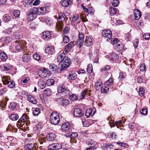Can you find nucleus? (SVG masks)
Returning <instances> with one entry per match:
<instances>
[{
	"label": "nucleus",
	"mask_w": 150,
	"mask_h": 150,
	"mask_svg": "<svg viewBox=\"0 0 150 150\" xmlns=\"http://www.w3.org/2000/svg\"><path fill=\"white\" fill-rule=\"evenodd\" d=\"M79 15L76 14L74 15L72 18V21L75 22L76 21V24L79 23L81 21V18H79Z\"/></svg>",
	"instance_id": "obj_22"
},
{
	"label": "nucleus",
	"mask_w": 150,
	"mask_h": 150,
	"mask_svg": "<svg viewBox=\"0 0 150 150\" xmlns=\"http://www.w3.org/2000/svg\"><path fill=\"white\" fill-rule=\"evenodd\" d=\"M144 91L142 88H140L139 89V95L142 96L144 95Z\"/></svg>",
	"instance_id": "obj_55"
},
{
	"label": "nucleus",
	"mask_w": 150,
	"mask_h": 150,
	"mask_svg": "<svg viewBox=\"0 0 150 150\" xmlns=\"http://www.w3.org/2000/svg\"><path fill=\"white\" fill-rule=\"evenodd\" d=\"M65 88L63 86H59L57 88L58 92L59 93H63Z\"/></svg>",
	"instance_id": "obj_44"
},
{
	"label": "nucleus",
	"mask_w": 150,
	"mask_h": 150,
	"mask_svg": "<svg viewBox=\"0 0 150 150\" xmlns=\"http://www.w3.org/2000/svg\"><path fill=\"white\" fill-rule=\"evenodd\" d=\"M28 100L31 103L35 104L37 103V101L31 95H29L27 96Z\"/></svg>",
	"instance_id": "obj_26"
},
{
	"label": "nucleus",
	"mask_w": 150,
	"mask_h": 150,
	"mask_svg": "<svg viewBox=\"0 0 150 150\" xmlns=\"http://www.w3.org/2000/svg\"><path fill=\"white\" fill-rule=\"evenodd\" d=\"M56 137V136L53 133H50L47 134V139L50 141H54Z\"/></svg>",
	"instance_id": "obj_19"
},
{
	"label": "nucleus",
	"mask_w": 150,
	"mask_h": 150,
	"mask_svg": "<svg viewBox=\"0 0 150 150\" xmlns=\"http://www.w3.org/2000/svg\"><path fill=\"white\" fill-rule=\"evenodd\" d=\"M15 42L17 43V45L16 44V49L18 51H21L22 50L23 45L21 42H19V41L17 40Z\"/></svg>",
	"instance_id": "obj_20"
},
{
	"label": "nucleus",
	"mask_w": 150,
	"mask_h": 150,
	"mask_svg": "<svg viewBox=\"0 0 150 150\" xmlns=\"http://www.w3.org/2000/svg\"><path fill=\"white\" fill-rule=\"evenodd\" d=\"M106 57L110 61L116 62L117 59H118V56L117 54L113 52L110 54L109 55L106 56Z\"/></svg>",
	"instance_id": "obj_11"
},
{
	"label": "nucleus",
	"mask_w": 150,
	"mask_h": 150,
	"mask_svg": "<svg viewBox=\"0 0 150 150\" xmlns=\"http://www.w3.org/2000/svg\"><path fill=\"white\" fill-rule=\"evenodd\" d=\"M145 68L146 66L144 64H141L140 67V71H144L145 70Z\"/></svg>",
	"instance_id": "obj_63"
},
{
	"label": "nucleus",
	"mask_w": 150,
	"mask_h": 150,
	"mask_svg": "<svg viewBox=\"0 0 150 150\" xmlns=\"http://www.w3.org/2000/svg\"><path fill=\"white\" fill-rule=\"evenodd\" d=\"M78 44L79 48L82 46L84 40V36L83 34L79 32L78 35Z\"/></svg>",
	"instance_id": "obj_7"
},
{
	"label": "nucleus",
	"mask_w": 150,
	"mask_h": 150,
	"mask_svg": "<svg viewBox=\"0 0 150 150\" xmlns=\"http://www.w3.org/2000/svg\"><path fill=\"white\" fill-rule=\"evenodd\" d=\"M110 66L109 65H106L101 69L102 71H108L110 69Z\"/></svg>",
	"instance_id": "obj_60"
},
{
	"label": "nucleus",
	"mask_w": 150,
	"mask_h": 150,
	"mask_svg": "<svg viewBox=\"0 0 150 150\" xmlns=\"http://www.w3.org/2000/svg\"><path fill=\"white\" fill-rule=\"evenodd\" d=\"M87 72L89 74L91 73L93 71L92 65L91 64H89L87 66L86 69Z\"/></svg>",
	"instance_id": "obj_45"
},
{
	"label": "nucleus",
	"mask_w": 150,
	"mask_h": 150,
	"mask_svg": "<svg viewBox=\"0 0 150 150\" xmlns=\"http://www.w3.org/2000/svg\"><path fill=\"white\" fill-rule=\"evenodd\" d=\"M41 128V124H38L36 125L35 127H34L35 129L36 130H39Z\"/></svg>",
	"instance_id": "obj_64"
},
{
	"label": "nucleus",
	"mask_w": 150,
	"mask_h": 150,
	"mask_svg": "<svg viewBox=\"0 0 150 150\" xmlns=\"http://www.w3.org/2000/svg\"><path fill=\"white\" fill-rule=\"evenodd\" d=\"M11 40V38L9 36L3 37H1V40L2 41H3L6 43L10 42Z\"/></svg>",
	"instance_id": "obj_27"
},
{
	"label": "nucleus",
	"mask_w": 150,
	"mask_h": 150,
	"mask_svg": "<svg viewBox=\"0 0 150 150\" xmlns=\"http://www.w3.org/2000/svg\"><path fill=\"white\" fill-rule=\"evenodd\" d=\"M92 111L91 109H87L86 110L85 115L87 117H88L91 115Z\"/></svg>",
	"instance_id": "obj_46"
},
{
	"label": "nucleus",
	"mask_w": 150,
	"mask_h": 150,
	"mask_svg": "<svg viewBox=\"0 0 150 150\" xmlns=\"http://www.w3.org/2000/svg\"><path fill=\"white\" fill-rule=\"evenodd\" d=\"M125 122V121L122 122V120H120L119 121H116L114 123H113V122L112 120H111V121H109V123L110 126H111V127L112 126L114 127L116 125L117 128H120L119 126L118 125L120 124L121 125L122 124V122L124 123Z\"/></svg>",
	"instance_id": "obj_12"
},
{
	"label": "nucleus",
	"mask_w": 150,
	"mask_h": 150,
	"mask_svg": "<svg viewBox=\"0 0 150 150\" xmlns=\"http://www.w3.org/2000/svg\"><path fill=\"white\" fill-rule=\"evenodd\" d=\"M102 87L103 83L100 80H97L95 84V88L96 90L97 91H100Z\"/></svg>",
	"instance_id": "obj_16"
},
{
	"label": "nucleus",
	"mask_w": 150,
	"mask_h": 150,
	"mask_svg": "<svg viewBox=\"0 0 150 150\" xmlns=\"http://www.w3.org/2000/svg\"><path fill=\"white\" fill-rule=\"evenodd\" d=\"M3 21L5 22L9 21L11 20V17L7 14L5 15L3 17Z\"/></svg>",
	"instance_id": "obj_40"
},
{
	"label": "nucleus",
	"mask_w": 150,
	"mask_h": 150,
	"mask_svg": "<svg viewBox=\"0 0 150 150\" xmlns=\"http://www.w3.org/2000/svg\"><path fill=\"white\" fill-rule=\"evenodd\" d=\"M88 93V90L85 89L83 91L81 94V99H83L84 98L86 95Z\"/></svg>",
	"instance_id": "obj_49"
},
{
	"label": "nucleus",
	"mask_w": 150,
	"mask_h": 150,
	"mask_svg": "<svg viewBox=\"0 0 150 150\" xmlns=\"http://www.w3.org/2000/svg\"><path fill=\"white\" fill-rule=\"evenodd\" d=\"M68 78L70 80H74L77 77L76 74L74 72H70L68 76Z\"/></svg>",
	"instance_id": "obj_25"
},
{
	"label": "nucleus",
	"mask_w": 150,
	"mask_h": 150,
	"mask_svg": "<svg viewBox=\"0 0 150 150\" xmlns=\"http://www.w3.org/2000/svg\"><path fill=\"white\" fill-rule=\"evenodd\" d=\"M88 145H92L93 146H94L96 145V142H94L93 140H92L91 139H88L86 141Z\"/></svg>",
	"instance_id": "obj_42"
},
{
	"label": "nucleus",
	"mask_w": 150,
	"mask_h": 150,
	"mask_svg": "<svg viewBox=\"0 0 150 150\" xmlns=\"http://www.w3.org/2000/svg\"><path fill=\"white\" fill-rule=\"evenodd\" d=\"M52 92L51 89L49 88H46L43 91V94L46 96H50Z\"/></svg>",
	"instance_id": "obj_34"
},
{
	"label": "nucleus",
	"mask_w": 150,
	"mask_h": 150,
	"mask_svg": "<svg viewBox=\"0 0 150 150\" xmlns=\"http://www.w3.org/2000/svg\"><path fill=\"white\" fill-rule=\"evenodd\" d=\"M49 68L50 69L53 71L57 72L59 70V67H58L55 64H49Z\"/></svg>",
	"instance_id": "obj_23"
},
{
	"label": "nucleus",
	"mask_w": 150,
	"mask_h": 150,
	"mask_svg": "<svg viewBox=\"0 0 150 150\" xmlns=\"http://www.w3.org/2000/svg\"><path fill=\"white\" fill-rule=\"evenodd\" d=\"M113 83V81L111 78L109 79L106 82V85H110L112 84Z\"/></svg>",
	"instance_id": "obj_61"
},
{
	"label": "nucleus",
	"mask_w": 150,
	"mask_h": 150,
	"mask_svg": "<svg viewBox=\"0 0 150 150\" xmlns=\"http://www.w3.org/2000/svg\"><path fill=\"white\" fill-rule=\"evenodd\" d=\"M38 85L41 88H43L45 87L46 84L44 81L40 80L38 82Z\"/></svg>",
	"instance_id": "obj_36"
},
{
	"label": "nucleus",
	"mask_w": 150,
	"mask_h": 150,
	"mask_svg": "<svg viewBox=\"0 0 150 150\" xmlns=\"http://www.w3.org/2000/svg\"><path fill=\"white\" fill-rule=\"evenodd\" d=\"M65 54L64 52L63 53L58 55L57 58V61L58 62H60V63L61 64V62L63 61V59H64L65 57Z\"/></svg>",
	"instance_id": "obj_24"
},
{
	"label": "nucleus",
	"mask_w": 150,
	"mask_h": 150,
	"mask_svg": "<svg viewBox=\"0 0 150 150\" xmlns=\"http://www.w3.org/2000/svg\"><path fill=\"white\" fill-rule=\"evenodd\" d=\"M65 15L63 12H59L58 14V16L57 15L54 16V17L58 20H59L61 21H63L65 20Z\"/></svg>",
	"instance_id": "obj_15"
},
{
	"label": "nucleus",
	"mask_w": 150,
	"mask_h": 150,
	"mask_svg": "<svg viewBox=\"0 0 150 150\" xmlns=\"http://www.w3.org/2000/svg\"><path fill=\"white\" fill-rule=\"evenodd\" d=\"M63 24L61 22H57L56 25V26L58 30H62L63 27Z\"/></svg>",
	"instance_id": "obj_39"
},
{
	"label": "nucleus",
	"mask_w": 150,
	"mask_h": 150,
	"mask_svg": "<svg viewBox=\"0 0 150 150\" xmlns=\"http://www.w3.org/2000/svg\"><path fill=\"white\" fill-rule=\"evenodd\" d=\"M62 148V145L59 143H54L50 145L48 147L49 150L58 149Z\"/></svg>",
	"instance_id": "obj_10"
},
{
	"label": "nucleus",
	"mask_w": 150,
	"mask_h": 150,
	"mask_svg": "<svg viewBox=\"0 0 150 150\" xmlns=\"http://www.w3.org/2000/svg\"><path fill=\"white\" fill-rule=\"evenodd\" d=\"M76 43V42L74 41L70 42L65 46V48L64 50V53L67 54L71 50L72 47L75 45Z\"/></svg>",
	"instance_id": "obj_9"
},
{
	"label": "nucleus",
	"mask_w": 150,
	"mask_h": 150,
	"mask_svg": "<svg viewBox=\"0 0 150 150\" xmlns=\"http://www.w3.org/2000/svg\"><path fill=\"white\" fill-rule=\"evenodd\" d=\"M84 45L86 46L89 47L92 44V40L91 38L89 37H86L84 42Z\"/></svg>",
	"instance_id": "obj_17"
},
{
	"label": "nucleus",
	"mask_w": 150,
	"mask_h": 150,
	"mask_svg": "<svg viewBox=\"0 0 150 150\" xmlns=\"http://www.w3.org/2000/svg\"><path fill=\"white\" fill-rule=\"evenodd\" d=\"M27 120V118L25 116H22L19 119L17 122L18 125L22 126L24 125V122H25Z\"/></svg>",
	"instance_id": "obj_21"
},
{
	"label": "nucleus",
	"mask_w": 150,
	"mask_h": 150,
	"mask_svg": "<svg viewBox=\"0 0 150 150\" xmlns=\"http://www.w3.org/2000/svg\"><path fill=\"white\" fill-rule=\"evenodd\" d=\"M109 11L110 15L111 16H113L116 14L117 12L116 8H113L112 6L110 7Z\"/></svg>",
	"instance_id": "obj_30"
},
{
	"label": "nucleus",
	"mask_w": 150,
	"mask_h": 150,
	"mask_svg": "<svg viewBox=\"0 0 150 150\" xmlns=\"http://www.w3.org/2000/svg\"><path fill=\"white\" fill-rule=\"evenodd\" d=\"M22 58L24 62H28L30 59L31 56L29 54H25L23 56Z\"/></svg>",
	"instance_id": "obj_29"
},
{
	"label": "nucleus",
	"mask_w": 150,
	"mask_h": 150,
	"mask_svg": "<svg viewBox=\"0 0 150 150\" xmlns=\"http://www.w3.org/2000/svg\"><path fill=\"white\" fill-rule=\"evenodd\" d=\"M50 120L51 123L54 125H57L58 124L60 120L59 115L55 112H53L51 113Z\"/></svg>",
	"instance_id": "obj_1"
},
{
	"label": "nucleus",
	"mask_w": 150,
	"mask_h": 150,
	"mask_svg": "<svg viewBox=\"0 0 150 150\" xmlns=\"http://www.w3.org/2000/svg\"><path fill=\"white\" fill-rule=\"evenodd\" d=\"M29 80L28 77H23L21 82V83L24 85L26 84Z\"/></svg>",
	"instance_id": "obj_41"
},
{
	"label": "nucleus",
	"mask_w": 150,
	"mask_h": 150,
	"mask_svg": "<svg viewBox=\"0 0 150 150\" xmlns=\"http://www.w3.org/2000/svg\"><path fill=\"white\" fill-rule=\"evenodd\" d=\"M83 112L81 109L79 108H75L74 112V115L76 117H80L83 115Z\"/></svg>",
	"instance_id": "obj_6"
},
{
	"label": "nucleus",
	"mask_w": 150,
	"mask_h": 150,
	"mask_svg": "<svg viewBox=\"0 0 150 150\" xmlns=\"http://www.w3.org/2000/svg\"><path fill=\"white\" fill-rule=\"evenodd\" d=\"M110 40L112 44H115L117 43L119 41V40L116 38H111Z\"/></svg>",
	"instance_id": "obj_58"
},
{
	"label": "nucleus",
	"mask_w": 150,
	"mask_h": 150,
	"mask_svg": "<svg viewBox=\"0 0 150 150\" xmlns=\"http://www.w3.org/2000/svg\"><path fill=\"white\" fill-rule=\"evenodd\" d=\"M17 104L16 103L12 102L10 103L9 108L11 110H13L16 108Z\"/></svg>",
	"instance_id": "obj_37"
},
{
	"label": "nucleus",
	"mask_w": 150,
	"mask_h": 150,
	"mask_svg": "<svg viewBox=\"0 0 150 150\" xmlns=\"http://www.w3.org/2000/svg\"><path fill=\"white\" fill-rule=\"evenodd\" d=\"M51 36V33L49 31H45L42 33V38L45 41L50 40Z\"/></svg>",
	"instance_id": "obj_8"
},
{
	"label": "nucleus",
	"mask_w": 150,
	"mask_h": 150,
	"mask_svg": "<svg viewBox=\"0 0 150 150\" xmlns=\"http://www.w3.org/2000/svg\"><path fill=\"white\" fill-rule=\"evenodd\" d=\"M102 36L105 38H107V40H110L112 36V33L109 29L104 30L102 32Z\"/></svg>",
	"instance_id": "obj_5"
},
{
	"label": "nucleus",
	"mask_w": 150,
	"mask_h": 150,
	"mask_svg": "<svg viewBox=\"0 0 150 150\" xmlns=\"http://www.w3.org/2000/svg\"><path fill=\"white\" fill-rule=\"evenodd\" d=\"M70 60L68 57H66L61 62V65L60 70L62 71L68 67L70 64Z\"/></svg>",
	"instance_id": "obj_4"
},
{
	"label": "nucleus",
	"mask_w": 150,
	"mask_h": 150,
	"mask_svg": "<svg viewBox=\"0 0 150 150\" xmlns=\"http://www.w3.org/2000/svg\"><path fill=\"white\" fill-rule=\"evenodd\" d=\"M9 118L13 121H15L18 118V115L16 114H12L9 116Z\"/></svg>",
	"instance_id": "obj_35"
},
{
	"label": "nucleus",
	"mask_w": 150,
	"mask_h": 150,
	"mask_svg": "<svg viewBox=\"0 0 150 150\" xmlns=\"http://www.w3.org/2000/svg\"><path fill=\"white\" fill-rule=\"evenodd\" d=\"M1 68L4 71H8L11 68V67L7 64H5L1 66Z\"/></svg>",
	"instance_id": "obj_32"
},
{
	"label": "nucleus",
	"mask_w": 150,
	"mask_h": 150,
	"mask_svg": "<svg viewBox=\"0 0 150 150\" xmlns=\"http://www.w3.org/2000/svg\"><path fill=\"white\" fill-rule=\"evenodd\" d=\"M61 127L63 130H67L70 128V124L68 122H65L62 125Z\"/></svg>",
	"instance_id": "obj_28"
},
{
	"label": "nucleus",
	"mask_w": 150,
	"mask_h": 150,
	"mask_svg": "<svg viewBox=\"0 0 150 150\" xmlns=\"http://www.w3.org/2000/svg\"><path fill=\"white\" fill-rule=\"evenodd\" d=\"M33 58L35 60L39 61L40 59V56L38 53H35L33 55Z\"/></svg>",
	"instance_id": "obj_47"
},
{
	"label": "nucleus",
	"mask_w": 150,
	"mask_h": 150,
	"mask_svg": "<svg viewBox=\"0 0 150 150\" xmlns=\"http://www.w3.org/2000/svg\"><path fill=\"white\" fill-rule=\"evenodd\" d=\"M20 13V11L18 10H15L14 11L13 14L15 17H18L19 16Z\"/></svg>",
	"instance_id": "obj_52"
},
{
	"label": "nucleus",
	"mask_w": 150,
	"mask_h": 150,
	"mask_svg": "<svg viewBox=\"0 0 150 150\" xmlns=\"http://www.w3.org/2000/svg\"><path fill=\"white\" fill-rule=\"evenodd\" d=\"M71 3V1L70 0H64L62 2V5L63 7H67Z\"/></svg>",
	"instance_id": "obj_31"
},
{
	"label": "nucleus",
	"mask_w": 150,
	"mask_h": 150,
	"mask_svg": "<svg viewBox=\"0 0 150 150\" xmlns=\"http://www.w3.org/2000/svg\"><path fill=\"white\" fill-rule=\"evenodd\" d=\"M69 98L73 101H74L78 99V97L75 94H72L70 96Z\"/></svg>",
	"instance_id": "obj_50"
},
{
	"label": "nucleus",
	"mask_w": 150,
	"mask_h": 150,
	"mask_svg": "<svg viewBox=\"0 0 150 150\" xmlns=\"http://www.w3.org/2000/svg\"><path fill=\"white\" fill-rule=\"evenodd\" d=\"M134 15L135 18V20L134 22L137 20H138L141 17L142 15L141 11L138 9H135L134 11Z\"/></svg>",
	"instance_id": "obj_13"
},
{
	"label": "nucleus",
	"mask_w": 150,
	"mask_h": 150,
	"mask_svg": "<svg viewBox=\"0 0 150 150\" xmlns=\"http://www.w3.org/2000/svg\"><path fill=\"white\" fill-rule=\"evenodd\" d=\"M80 16L81 19H82V21L83 22H85L88 21L86 18H85V16H84V15L83 14H81L80 15Z\"/></svg>",
	"instance_id": "obj_62"
},
{
	"label": "nucleus",
	"mask_w": 150,
	"mask_h": 150,
	"mask_svg": "<svg viewBox=\"0 0 150 150\" xmlns=\"http://www.w3.org/2000/svg\"><path fill=\"white\" fill-rule=\"evenodd\" d=\"M91 120H86L84 121H82L84 127H88L91 125Z\"/></svg>",
	"instance_id": "obj_43"
},
{
	"label": "nucleus",
	"mask_w": 150,
	"mask_h": 150,
	"mask_svg": "<svg viewBox=\"0 0 150 150\" xmlns=\"http://www.w3.org/2000/svg\"><path fill=\"white\" fill-rule=\"evenodd\" d=\"M38 9L36 7H34L32 10L29 12L27 15V18L28 21H33L35 19L38 15Z\"/></svg>",
	"instance_id": "obj_3"
},
{
	"label": "nucleus",
	"mask_w": 150,
	"mask_h": 150,
	"mask_svg": "<svg viewBox=\"0 0 150 150\" xmlns=\"http://www.w3.org/2000/svg\"><path fill=\"white\" fill-rule=\"evenodd\" d=\"M46 83L48 86L53 85L54 84V81L53 79H49L47 80Z\"/></svg>",
	"instance_id": "obj_38"
},
{
	"label": "nucleus",
	"mask_w": 150,
	"mask_h": 150,
	"mask_svg": "<svg viewBox=\"0 0 150 150\" xmlns=\"http://www.w3.org/2000/svg\"><path fill=\"white\" fill-rule=\"evenodd\" d=\"M119 2L118 0H113L112 3V5L114 7H117L118 5Z\"/></svg>",
	"instance_id": "obj_59"
},
{
	"label": "nucleus",
	"mask_w": 150,
	"mask_h": 150,
	"mask_svg": "<svg viewBox=\"0 0 150 150\" xmlns=\"http://www.w3.org/2000/svg\"><path fill=\"white\" fill-rule=\"evenodd\" d=\"M40 109L38 108H37L35 109V110L33 111V113L34 115L36 116L39 114L40 112Z\"/></svg>",
	"instance_id": "obj_48"
},
{
	"label": "nucleus",
	"mask_w": 150,
	"mask_h": 150,
	"mask_svg": "<svg viewBox=\"0 0 150 150\" xmlns=\"http://www.w3.org/2000/svg\"><path fill=\"white\" fill-rule=\"evenodd\" d=\"M46 139L45 138H42L39 139H38V141L41 144H42L46 142Z\"/></svg>",
	"instance_id": "obj_57"
},
{
	"label": "nucleus",
	"mask_w": 150,
	"mask_h": 150,
	"mask_svg": "<svg viewBox=\"0 0 150 150\" xmlns=\"http://www.w3.org/2000/svg\"><path fill=\"white\" fill-rule=\"evenodd\" d=\"M62 105H68L69 104V102L68 100L66 99H63L62 98Z\"/></svg>",
	"instance_id": "obj_51"
},
{
	"label": "nucleus",
	"mask_w": 150,
	"mask_h": 150,
	"mask_svg": "<svg viewBox=\"0 0 150 150\" xmlns=\"http://www.w3.org/2000/svg\"><path fill=\"white\" fill-rule=\"evenodd\" d=\"M2 81L4 85L7 84L8 86L10 88H14L15 86V84L14 81L11 79L10 77L6 76H4L2 77Z\"/></svg>",
	"instance_id": "obj_2"
},
{
	"label": "nucleus",
	"mask_w": 150,
	"mask_h": 150,
	"mask_svg": "<svg viewBox=\"0 0 150 150\" xmlns=\"http://www.w3.org/2000/svg\"><path fill=\"white\" fill-rule=\"evenodd\" d=\"M140 112L143 115H146L147 113V110L146 109L143 108L141 110Z\"/></svg>",
	"instance_id": "obj_54"
},
{
	"label": "nucleus",
	"mask_w": 150,
	"mask_h": 150,
	"mask_svg": "<svg viewBox=\"0 0 150 150\" xmlns=\"http://www.w3.org/2000/svg\"><path fill=\"white\" fill-rule=\"evenodd\" d=\"M69 38L68 36H65L63 38V42L64 43H67L69 42Z\"/></svg>",
	"instance_id": "obj_53"
},
{
	"label": "nucleus",
	"mask_w": 150,
	"mask_h": 150,
	"mask_svg": "<svg viewBox=\"0 0 150 150\" xmlns=\"http://www.w3.org/2000/svg\"><path fill=\"white\" fill-rule=\"evenodd\" d=\"M35 144L34 143H30L27 144L24 147L25 150H32L35 146Z\"/></svg>",
	"instance_id": "obj_18"
},
{
	"label": "nucleus",
	"mask_w": 150,
	"mask_h": 150,
	"mask_svg": "<svg viewBox=\"0 0 150 150\" xmlns=\"http://www.w3.org/2000/svg\"><path fill=\"white\" fill-rule=\"evenodd\" d=\"M0 58L2 61H5L8 59V57L4 52H1L0 53Z\"/></svg>",
	"instance_id": "obj_33"
},
{
	"label": "nucleus",
	"mask_w": 150,
	"mask_h": 150,
	"mask_svg": "<svg viewBox=\"0 0 150 150\" xmlns=\"http://www.w3.org/2000/svg\"><path fill=\"white\" fill-rule=\"evenodd\" d=\"M45 52L49 54H52L55 52V50L53 46H47L45 49Z\"/></svg>",
	"instance_id": "obj_14"
},
{
	"label": "nucleus",
	"mask_w": 150,
	"mask_h": 150,
	"mask_svg": "<svg viewBox=\"0 0 150 150\" xmlns=\"http://www.w3.org/2000/svg\"><path fill=\"white\" fill-rule=\"evenodd\" d=\"M70 91L68 89L66 88L64 91L63 94H64L65 96H66L70 95Z\"/></svg>",
	"instance_id": "obj_56"
}]
</instances>
